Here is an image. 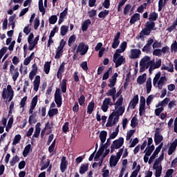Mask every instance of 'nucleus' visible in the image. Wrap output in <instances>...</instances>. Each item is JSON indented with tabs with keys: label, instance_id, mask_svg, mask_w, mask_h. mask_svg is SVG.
<instances>
[{
	"label": "nucleus",
	"instance_id": "f257e3e1",
	"mask_svg": "<svg viewBox=\"0 0 177 177\" xmlns=\"http://www.w3.org/2000/svg\"><path fill=\"white\" fill-rule=\"evenodd\" d=\"M123 103L124 97L120 95L114 104L115 109L109 117L106 127H114V125H115L120 120V116L125 113V106H122Z\"/></svg>",
	"mask_w": 177,
	"mask_h": 177
},
{
	"label": "nucleus",
	"instance_id": "f03ea898",
	"mask_svg": "<svg viewBox=\"0 0 177 177\" xmlns=\"http://www.w3.org/2000/svg\"><path fill=\"white\" fill-rule=\"evenodd\" d=\"M161 130L160 128H156L154 136V142L155 145H159L155 149L153 153L149 158V164H151L154 159L158 156V153L161 151V149H162V146H164V143H162V140H164V137L160 133Z\"/></svg>",
	"mask_w": 177,
	"mask_h": 177
},
{
	"label": "nucleus",
	"instance_id": "7ed1b4c3",
	"mask_svg": "<svg viewBox=\"0 0 177 177\" xmlns=\"http://www.w3.org/2000/svg\"><path fill=\"white\" fill-rule=\"evenodd\" d=\"M38 103V95H35L30 102V106L29 109V114H31L29 116L28 122L30 125L32 124H35L37 122V119L35 117H37V115L33 113L34 110L35 109V107H37V104Z\"/></svg>",
	"mask_w": 177,
	"mask_h": 177
},
{
	"label": "nucleus",
	"instance_id": "20e7f679",
	"mask_svg": "<svg viewBox=\"0 0 177 177\" xmlns=\"http://www.w3.org/2000/svg\"><path fill=\"white\" fill-rule=\"evenodd\" d=\"M167 81V77L161 76V72H158L153 80V85L158 89H162Z\"/></svg>",
	"mask_w": 177,
	"mask_h": 177
},
{
	"label": "nucleus",
	"instance_id": "39448f33",
	"mask_svg": "<svg viewBox=\"0 0 177 177\" xmlns=\"http://www.w3.org/2000/svg\"><path fill=\"white\" fill-rule=\"evenodd\" d=\"M15 96V91L10 84L7 86V88H4L1 93V97L3 100H8V102H12Z\"/></svg>",
	"mask_w": 177,
	"mask_h": 177
},
{
	"label": "nucleus",
	"instance_id": "423d86ee",
	"mask_svg": "<svg viewBox=\"0 0 177 177\" xmlns=\"http://www.w3.org/2000/svg\"><path fill=\"white\" fill-rule=\"evenodd\" d=\"M122 153H124V148L119 149L118 152H117L116 156H111L109 160L110 167H115L117 164H118V161H120V158H121V156H122Z\"/></svg>",
	"mask_w": 177,
	"mask_h": 177
},
{
	"label": "nucleus",
	"instance_id": "0eeeda50",
	"mask_svg": "<svg viewBox=\"0 0 177 177\" xmlns=\"http://www.w3.org/2000/svg\"><path fill=\"white\" fill-rule=\"evenodd\" d=\"M154 61L151 60V58L149 56H145L140 62V66L141 67V71L145 68H150L153 66Z\"/></svg>",
	"mask_w": 177,
	"mask_h": 177
},
{
	"label": "nucleus",
	"instance_id": "6e6552de",
	"mask_svg": "<svg viewBox=\"0 0 177 177\" xmlns=\"http://www.w3.org/2000/svg\"><path fill=\"white\" fill-rule=\"evenodd\" d=\"M38 41H39V35L34 39V34L30 33L28 37V50H33L35 46L38 44Z\"/></svg>",
	"mask_w": 177,
	"mask_h": 177
},
{
	"label": "nucleus",
	"instance_id": "1a4fd4ad",
	"mask_svg": "<svg viewBox=\"0 0 177 177\" xmlns=\"http://www.w3.org/2000/svg\"><path fill=\"white\" fill-rule=\"evenodd\" d=\"M113 63H115V68H118L122 64H125V57L124 56L121 55L118 53H115L113 55Z\"/></svg>",
	"mask_w": 177,
	"mask_h": 177
},
{
	"label": "nucleus",
	"instance_id": "9d476101",
	"mask_svg": "<svg viewBox=\"0 0 177 177\" xmlns=\"http://www.w3.org/2000/svg\"><path fill=\"white\" fill-rule=\"evenodd\" d=\"M10 75L12 77V81L16 82L17 81V78H19L20 75V73L19 72V68H17L13 64H10V70H9Z\"/></svg>",
	"mask_w": 177,
	"mask_h": 177
},
{
	"label": "nucleus",
	"instance_id": "9b49d317",
	"mask_svg": "<svg viewBox=\"0 0 177 177\" xmlns=\"http://www.w3.org/2000/svg\"><path fill=\"white\" fill-rule=\"evenodd\" d=\"M124 145V138L120 137L114 140L111 145V153H113L115 150L120 149Z\"/></svg>",
	"mask_w": 177,
	"mask_h": 177
},
{
	"label": "nucleus",
	"instance_id": "f8f14e48",
	"mask_svg": "<svg viewBox=\"0 0 177 177\" xmlns=\"http://www.w3.org/2000/svg\"><path fill=\"white\" fill-rule=\"evenodd\" d=\"M113 104L114 103L113 102V100L109 97H105L101 105V110L104 113H107L109 111V107L113 106Z\"/></svg>",
	"mask_w": 177,
	"mask_h": 177
},
{
	"label": "nucleus",
	"instance_id": "ddd939ff",
	"mask_svg": "<svg viewBox=\"0 0 177 177\" xmlns=\"http://www.w3.org/2000/svg\"><path fill=\"white\" fill-rule=\"evenodd\" d=\"M66 46V41L64 39H62L59 46L57 47L56 50V54L55 56V59H60L62 55H63V49H64V46Z\"/></svg>",
	"mask_w": 177,
	"mask_h": 177
},
{
	"label": "nucleus",
	"instance_id": "4468645a",
	"mask_svg": "<svg viewBox=\"0 0 177 177\" xmlns=\"http://www.w3.org/2000/svg\"><path fill=\"white\" fill-rule=\"evenodd\" d=\"M88 49H89L88 45H86L84 42H81L79 44L76 52L77 53H80L81 56H84V55H86Z\"/></svg>",
	"mask_w": 177,
	"mask_h": 177
},
{
	"label": "nucleus",
	"instance_id": "2eb2a0df",
	"mask_svg": "<svg viewBox=\"0 0 177 177\" xmlns=\"http://www.w3.org/2000/svg\"><path fill=\"white\" fill-rule=\"evenodd\" d=\"M139 103V95H136L133 97L131 100L127 110L129 111V109L133 110L136 109V105Z\"/></svg>",
	"mask_w": 177,
	"mask_h": 177
},
{
	"label": "nucleus",
	"instance_id": "dca6fc26",
	"mask_svg": "<svg viewBox=\"0 0 177 177\" xmlns=\"http://www.w3.org/2000/svg\"><path fill=\"white\" fill-rule=\"evenodd\" d=\"M55 102L57 104V107H62L63 103L62 100V94H60V89L57 88L55 93Z\"/></svg>",
	"mask_w": 177,
	"mask_h": 177
},
{
	"label": "nucleus",
	"instance_id": "f3484780",
	"mask_svg": "<svg viewBox=\"0 0 177 177\" xmlns=\"http://www.w3.org/2000/svg\"><path fill=\"white\" fill-rule=\"evenodd\" d=\"M153 168L155 169V176H161V174H162V166L161 163L154 162Z\"/></svg>",
	"mask_w": 177,
	"mask_h": 177
},
{
	"label": "nucleus",
	"instance_id": "a211bd4d",
	"mask_svg": "<svg viewBox=\"0 0 177 177\" xmlns=\"http://www.w3.org/2000/svg\"><path fill=\"white\" fill-rule=\"evenodd\" d=\"M121 33L120 32H117V33L114 35L113 42H112V48L113 49H117L120 46V37Z\"/></svg>",
	"mask_w": 177,
	"mask_h": 177
},
{
	"label": "nucleus",
	"instance_id": "6ab92c4d",
	"mask_svg": "<svg viewBox=\"0 0 177 177\" xmlns=\"http://www.w3.org/2000/svg\"><path fill=\"white\" fill-rule=\"evenodd\" d=\"M142 52L139 49H131L129 55V59H139Z\"/></svg>",
	"mask_w": 177,
	"mask_h": 177
},
{
	"label": "nucleus",
	"instance_id": "aec40b11",
	"mask_svg": "<svg viewBox=\"0 0 177 177\" xmlns=\"http://www.w3.org/2000/svg\"><path fill=\"white\" fill-rule=\"evenodd\" d=\"M37 73L38 66L37 65V64H33L32 65V70L29 73V79L30 80V81H32V80H34V77L37 75Z\"/></svg>",
	"mask_w": 177,
	"mask_h": 177
},
{
	"label": "nucleus",
	"instance_id": "412c9836",
	"mask_svg": "<svg viewBox=\"0 0 177 177\" xmlns=\"http://www.w3.org/2000/svg\"><path fill=\"white\" fill-rule=\"evenodd\" d=\"M39 85H41V76L36 75L33 81V91H35V92H38Z\"/></svg>",
	"mask_w": 177,
	"mask_h": 177
},
{
	"label": "nucleus",
	"instance_id": "4be33fe9",
	"mask_svg": "<svg viewBox=\"0 0 177 177\" xmlns=\"http://www.w3.org/2000/svg\"><path fill=\"white\" fill-rule=\"evenodd\" d=\"M68 162L66 160V157L63 156L61 159L60 170L62 172H64L67 169Z\"/></svg>",
	"mask_w": 177,
	"mask_h": 177
},
{
	"label": "nucleus",
	"instance_id": "5701e85b",
	"mask_svg": "<svg viewBox=\"0 0 177 177\" xmlns=\"http://www.w3.org/2000/svg\"><path fill=\"white\" fill-rule=\"evenodd\" d=\"M118 77V73H115L111 78L109 80V84H108V86L109 88H114V86H115V82H117V78Z\"/></svg>",
	"mask_w": 177,
	"mask_h": 177
},
{
	"label": "nucleus",
	"instance_id": "b1692460",
	"mask_svg": "<svg viewBox=\"0 0 177 177\" xmlns=\"http://www.w3.org/2000/svg\"><path fill=\"white\" fill-rule=\"evenodd\" d=\"M177 147V139L176 138L174 141L170 145V147L168 150V155L171 156L176 150Z\"/></svg>",
	"mask_w": 177,
	"mask_h": 177
},
{
	"label": "nucleus",
	"instance_id": "393cba45",
	"mask_svg": "<svg viewBox=\"0 0 177 177\" xmlns=\"http://www.w3.org/2000/svg\"><path fill=\"white\" fill-rule=\"evenodd\" d=\"M39 133H41V122H38L35 125V130L32 136V140H34V138H39Z\"/></svg>",
	"mask_w": 177,
	"mask_h": 177
},
{
	"label": "nucleus",
	"instance_id": "a878e982",
	"mask_svg": "<svg viewBox=\"0 0 177 177\" xmlns=\"http://www.w3.org/2000/svg\"><path fill=\"white\" fill-rule=\"evenodd\" d=\"M127 45L128 44L127 43V41L122 42L120 46V48L116 50L115 53H124V52H125V49H127Z\"/></svg>",
	"mask_w": 177,
	"mask_h": 177
},
{
	"label": "nucleus",
	"instance_id": "bb28decb",
	"mask_svg": "<svg viewBox=\"0 0 177 177\" xmlns=\"http://www.w3.org/2000/svg\"><path fill=\"white\" fill-rule=\"evenodd\" d=\"M66 64L62 62L58 68V71L57 73V77L59 80H62V75L64 73V66Z\"/></svg>",
	"mask_w": 177,
	"mask_h": 177
},
{
	"label": "nucleus",
	"instance_id": "cd10ccee",
	"mask_svg": "<svg viewBox=\"0 0 177 177\" xmlns=\"http://www.w3.org/2000/svg\"><path fill=\"white\" fill-rule=\"evenodd\" d=\"M170 101H171V99L166 97L162 101L159 102L156 105V107H164V106H167V104H168V103H169Z\"/></svg>",
	"mask_w": 177,
	"mask_h": 177
},
{
	"label": "nucleus",
	"instance_id": "c85d7f7f",
	"mask_svg": "<svg viewBox=\"0 0 177 177\" xmlns=\"http://www.w3.org/2000/svg\"><path fill=\"white\" fill-rule=\"evenodd\" d=\"M161 67V59H158L156 63L151 65L149 68V72L151 73L152 70H156V68H160Z\"/></svg>",
	"mask_w": 177,
	"mask_h": 177
},
{
	"label": "nucleus",
	"instance_id": "c756f323",
	"mask_svg": "<svg viewBox=\"0 0 177 177\" xmlns=\"http://www.w3.org/2000/svg\"><path fill=\"white\" fill-rule=\"evenodd\" d=\"M92 22L91 21V19H86L82 24V31H86L88 30V28L89 26H91V24Z\"/></svg>",
	"mask_w": 177,
	"mask_h": 177
},
{
	"label": "nucleus",
	"instance_id": "7c9ffc66",
	"mask_svg": "<svg viewBox=\"0 0 177 177\" xmlns=\"http://www.w3.org/2000/svg\"><path fill=\"white\" fill-rule=\"evenodd\" d=\"M120 132V125H118L116 128H115V131L114 132H113L110 136H109V139L107 140V143L109 142V140H110V139H115V138H117V136H118V133Z\"/></svg>",
	"mask_w": 177,
	"mask_h": 177
},
{
	"label": "nucleus",
	"instance_id": "2f4dec72",
	"mask_svg": "<svg viewBox=\"0 0 177 177\" xmlns=\"http://www.w3.org/2000/svg\"><path fill=\"white\" fill-rule=\"evenodd\" d=\"M139 20H140V15L138 13H136L131 17L130 19V24H135V23H136V21Z\"/></svg>",
	"mask_w": 177,
	"mask_h": 177
},
{
	"label": "nucleus",
	"instance_id": "473e14b6",
	"mask_svg": "<svg viewBox=\"0 0 177 177\" xmlns=\"http://www.w3.org/2000/svg\"><path fill=\"white\" fill-rule=\"evenodd\" d=\"M88 168H89V165L88 163L82 165L80 168V174L81 175H84V174H85V172L88 171Z\"/></svg>",
	"mask_w": 177,
	"mask_h": 177
},
{
	"label": "nucleus",
	"instance_id": "72a5a7b5",
	"mask_svg": "<svg viewBox=\"0 0 177 177\" xmlns=\"http://www.w3.org/2000/svg\"><path fill=\"white\" fill-rule=\"evenodd\" d=\"M57 113H59V110L56 108H50L48 115H49V117L50 118H52V117H55V115H56L57 114Z\"/></svg>",
	"mask_w": 177,
	"mask_h": 177
},
{
	"label": "nucleus",
	"instance_id": "f704fd0d",
	"mask_svg": "<svg viewBox=\"0 0 177 177\" xmlns=\"http://www.w3.org/2000/svg\"><path fill=\"white\" fill-rule=\"evenodd\" d=\"M137 82L139 85H143L146 82V73L139 76L137 79Z\"/></svg>",
	"mask_w": 177,
	"mask_h": 177
},
{
	"label": "nucleus",
	"instance_id": "c9c22d12",
	"mask_svg": "<svg viewBox=\"0 0 177 177\" xmlns=\"http://www.w3.org/2000/svg\"><path fill=\"white\" fill-rule=\"evenodd\" d=\"M106 138H107V131H102L100 133V139L101 143H104V142H106Z\"/></svg>",
	"mask_w": 177,
	"mask_h": 177
},
{
	"label": "nucleus",
	"instance_id": "e433bc0d",
	"mask_svg": "<svg viewBox=\"0 0 177 177\" xmlns=\"http://www.w3.org/2000/svg\"><path fill=\"white\" fill-rule=\"evenodd\" d=\"M31 150H32V147H31V145L29 144L26 145L23 151L24 157H27V156H28V153H30Z\"/></svg>",
	"mask_w": 177,
	"mask_h": 177
},
{
	"label": "nucleus",
	"instance_id": "4c0bfd02",
	"mask_svg": "<svg viewBox=\"0 0 177 177\" xmlns=\"http://www.w3.org/2000/svg\"><path fill=\"white\" fill-rule=\"evenodd\" d=\"M161 70H166L167 71H169V73H174V64L169 63L168 66L163 65L161 67Z\"/></svg>",
	"mask_w": 177,
	"mask_h": 177
},
{
	"label": "nucleus",
	"instance_id": "58836bf2",
	"mask_svg": "<svg viewBox=\"0 0 177 177\" xmlns=\"http://www.w3.org/2000/svg\"><path fill=\"white\" fill-rule=\"evenodd\" d=\"M95 109V102L93 101H91L88 103V105L87 106V113L88 114H91L93 113V110Z\"/></svg>",
	"mask_w": 177,
	"mask_h": 177
},
{
	"label": "nucleus",
	"instance_id": "ea45409f",
	"mask_svg": "<svg viewBox=\"0 0 177 177\" xmlns=\"http://www.w3.org/2000/svg\"><path fill=\"white\" fill-rule=\"evenodd\" d=\"M61 89L63 93H66V92L67 91V80L66 79H64L62 81Z\"/></svg>",
	"mask_w": 177,
	"mask_h": 177
},
{
	"label": "nucleus",
	"instance_id": "a19ab883",
	"mask_svg": "<svg viewBox=\"0 0 177 177\" xmlns=\"http://www.w3.org/2000/svg\"><path fill=\"white\" fill-rule=\"evenodd\" d=\"M32 59H34V53H32L29 57H26L24 59V65L28 66V64H30V63H31V60H32Z\"/></svg>",
	"mask_w": 177,
	"mask_h": 177
},
{
	"label": "nucleus",
	"instance_id": "79ce46f5",
	"mask_svg": "<svg viewBox=\"0 0 177 177\" xmlns=\"http://www.w3.org/2000/svg\"><path fill=\"white\" fill-rule=\"evenodd\" d=\"M145 86L147 89V93H150V92H151V88H152L151 79H148L147 80Z\"/></svg>",
	"mask_w": 177,
	"mask_h": 177
},
{
	"label": "nucleus",
	"instance_id": "37998d69",
	"mask_svg": "<svg viewBox=\"0 0 177 177\" xmlns=\"http://www.w3.org/2000/svg\"><path fill=\"white\" fill-rule=\"evenodd\" d=\"M20 140H21V136L20 134L16 135L12 141V146H16V145H19L20 143Z\"/></svg>",
	"mask_w": 177,
	"mask_h": 177
},
{
	"label": "nucleus",
	"instance_id": "c03bdc74",
	"mask_svg": "<svg viewBox=\"0 0 177 177\" xmlns=\"http://www.w3.org/2000/svg\"><path fill=\"white\" fill-rule=\"evenodd\" d=\"M154 149H155L154 145L148 146L145 149L144 153L145 154H148L149 156H151V153H153V151H154Z\"/></svg>",
	"mask_w": 177,
	"mask_h": 177
},
{
	"label": "nucleus",
	"instance_id": "a18cd8bd",
	"mask_svg": "<svg viewBox=\"0 0 177 177\" xmlns=\"http://www.w3.org/2000/svg\"><path fill=\"white\" fill-rule=\"evenodd\" d=\"M68 32V26H62L60 29V35L62 37H64Z\"/></svg>",
	"mask_w": 177,
	"mask_h": 177
},
{
	"label": "nucleus",
	"instance_id": "49530a36",
	"mask_svg": "<svg viewBox=\"0 0 177 177\" xmlns=\"http://www.w3.org/2000/svg\"><path fill=\"white\" fill-rule=\"evenodd\" d=\"M157 19H158V14H157L156 12L150 13L149 20L151 21H156Z\"/></svg>",
	"mask_w": 177,
	"mask_h": 177
},
{
	"label": "nucleus",
	"instance_id": "de8ad7c7",
	"mask_svg": "<svg viewBox=\"0 0 177 177\" xmlns=\"http://www.w3.org/2000/svg\"><path fill=\"white\" fill-rule=\"evenodd\" d=\"M139 120H138V118L136 116H134L131 120V127L132 128H136V126L138 125Z\"/></svg>",
	"mask_w": 177,
	"mask_h": 177
},
{
	"label": "nucleus",
	"instance_id": "09e8293b",
	"mask_svg": "<svg viewBox=\"0 0 177 177\" xmlns=\"http://www.w3.org/2000/svg\"><path fill=\"white\" fill-rule=\"evenodd\" d=\"M39 10L42 13V15H45V8H44V1L43 0H39Z\"/></svg>",
	"mask_w": 177,
	"mask_h": 177
},
{
	"label": "nucleus",
	"instance_id": "8fccbe9b",
	"mask_svg": "<svg viewBox=\"0 0 177 177\" xmlns=\"http://www.w3.org/2000/svg\"><path fill=\"white\" fill-rule=\"evenodd\" d=\"M12 125H13V118L11 117V118H10V119L8 122V124L6 127V132H9V131H10V129H12Z\"/></svg>",
	"mask_w": 177,
	"mask_h": 177
},
{
	"label": "nucleus",
	"instance_id": "3c124183",
	"mask_svg": "<svg viewBox=\"0 0 177 177\" xmlns=\"http://www.w3.org/2000/svg\"><path fill=\"white\" fill-rule=\"evenodd\" d=\"M111 73H113V70L111 69V68H109L104 74L102 77V80L106 81V80H109V77H110V74H111Z\"/></svg>",
	"mask_w": 177,
	"mask_h": 177
},
{
	"label": "nucleus",
	"instance_id": "603ef678",
	"mask_svg": "<svg viewBox=\"0 0 177 177\" xmlns=\"http://www.w3.org/2000/svg\"><path fill=\"white\" fill-rule=\"evenodd\" d=\"M156 26V23L148 21L146 23L145 28H148V30H150L151 31L152 30H154V27Z\"/></svg>",
	"mask_w": 177,
	"mask_h": 177
},
{
	"label": "nucleus",
	"instance_id": "864d4df0",
	"mask_svg": "<svg viewBox=\"0 0 177 177\" xmlns=\"http://www.w3.org/2000/svg\"><path fill=\"white\" fill-rule=\"evenodd\" d=\"M117 93V90L115 89V87H112V88L109 89L106 93V95L107 96H114Z\"/></svg>",
	"mask_w": 177,
	"mask_h": 177
},
{
	"label": "nucleus",
	"instance_id": "5fc2aeb1",
	"mask_svg": "<svg viewBox=\"0 0 177 177\" xmlns=\"http://www.w3.org/2000/svg\"><path fill=\"white\" fill-rule=\"evenodd\" d=\"M145 113H146V105L140 104L139 114L140 117L145 115Z\"/></svg>",
	"mask_w": 177,
	"mask_h": 177
},
{
	"label": "nucleus",
	"instance_id": "6e6d98bb",
	"mask_svg": "<svg viewBox=\"0 0 177 177\" xmlns=\"http://www.w3.org/2000/svg\"><path fill=\"white\" fill-rule=\"evenodd\" d=\"M19 71L21 74H23V75H26L28 73V68L27 66H24L23 64H21L19 67Z\"/></svg>",
	"mask_w": 177,
	"mask_h": 177
},
{
	"label": "nucleus",
	"instance_id": "4d7b16f0",
	"mask_svg": "<svg viewBox=\"0 0 177 177\" xmlns=\"http://www.w3.org/2000/svg\"><path fill=\"white\" fill-rule=\"evenodd\" d=\"M49 24H56V22L57 21V16L56 15H52L49 17Z\"/></svg>",
	"mask_w": 177,
	"mask_h": 177
},
{
	"label": "nucleus",
	"instance_id": "13d9d810",
	"mask_svg": "<svg viewBox=\"0 0 177 177\" xmlns=\"http://www.w3.org/2000/svg\"><path fill=\"white\" fill-rule=\"evenodd\" d=\"M78 102L80 106H85V95L84 94H82L78 98Z\"/></svg>",
	"mask_w": 177,
	"mask_h": 177
},
{
	"label": "nucleus",
	"instance_id": "bf43d9fd",
	"mask_svg": "<svg viewBox=\"0 0 177 177\" xmlns=\"http://www.w3.org/2000/svg\"><path fill=\"white\" fill-rule=\"evenodd\" d=\"M164 111V107L159 106L155 109V115L156 117H160V114Z\"/></svg>",
	"mask_w": 177,
	"mask_h": 177
},
{
	"label": "nucleus",
	"instance_id": "052dcab7",
	"mask_svg": "<svg viewBox=\"0 0 177 177\" xmlns=\"http://www.w3.org/2000/svg\"><path fill=\"white\" fill-rule=\"evenodd\" d=\"M135 130H130L127 132L126 136V140H131V138L135 134Z\"/></svg>",
	"mask_w": 177,
	"mask_h": 177
},
{
	"label": "nucleus",
	"instance_id": "680f3d73",
	"mask_svg": "<svg viewBox=\"0 0 177 177\" xmlns=\"http://www.w3.org/2000/svg\"><path fill=\"white\" fill-rule=\"evenodd\" d=\"M75 35H72L69 37L68 41V46L71 47L73 46V44H74V42H75Z\"/></svg>",
	"mask_w": 177,
	"mask_h": 177
},
{
	"label": "nucleus",
	"instance_id": "e2e57ef3",
	"mask_svg": "<svg viewBox=\"0 0 177 177\" xmlns=\"http://www.w3.org/2000/svg\"><path fill=\"white\" fill-rule=\"evenodd\" d=\"M130 143H131V145H129L130 148L135 147V146L137 145L138 143H139V139H138V138H136L133 140L131 139L130 140Z\"/></svg>",
	"mask_w": 177,
	"mask_h": 177
},
{
	"label": "nucleus",
	"instance_id": "0e129e2a",
	"mask_svg": "<svg viewBox=\"0 0 177 177\" xmlns=\"http://www.w3.org/2000/svg\"><path fill=\"white\" fill-rule=\"evenodd\" d=\"M139 171H140V165H138L136 169L132 172L130 177L138 176V174H139Z\"/></svg>",
	"mask_w": 177,
	"mask_h": 177
},
{
	"label": "nucleus",
	"instance_id": "69168bd1",
	"mask_svg": "<svg viewBox=\"0 0 177 177\" xmlns=\"http://www.w3.org/2000/svg\"><path fill=\"white\" fill-rule=\"evenodd\" d=\"M102 177H110V171L106 169V167L103 168V169L102 170Z\"/></svg>",
	"mask_w": 177,
	"mask_h": 177
},
{
	"label": "nucleus",
	"instance_id": "338daca9",
	"mask_svg": "<svg viewBox=\"0 0 177 177\" xmlns=\"http://www.w3.org/2000/svg\"><path fill=\"white\" fill-rule=\"evenodd\" d=\"M107 15H109V10H105L99 13L98 17H100V19H104V17H106V16H107Z\"/></svg>",
	"mask_w": 177,
	"mask_h": 177
},
{
	"label": "nucleus",
	"instance_id": "774afa93",
	"mask_svg": "<svg viewBox=\"0 0 177 177\" xmlns=\"http://www.w3.org/2000/svg\"><path fill=\"white\" fill-rule=\"evenodd\" d=\"M171 51L174 53H176L177 52V41H175L171 45Z\"/></svg>",
	"mask_w": 177,
	"mask_h": 177
}]
</instances>
